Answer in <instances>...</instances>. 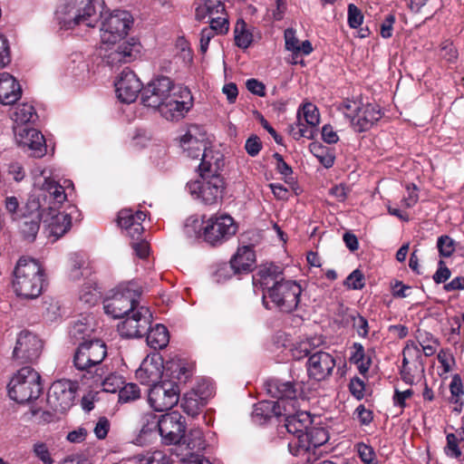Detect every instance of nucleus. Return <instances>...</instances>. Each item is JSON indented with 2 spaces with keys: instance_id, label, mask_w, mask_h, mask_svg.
Returning a JSON list of instances; mask_svg holds the SVG:
<instances>
[{
  "instance_id": "052dcab7",
  "label": "nucleus",
  "mask_w": 464,
  "mask_h": 464,
  "mask_svg": "<svg viewBox=\"0 0 464 464\" xmlns=\"http://www.w3.org/2000/svg\"><path fill=\"white\" fill-rule=\"evenodd\" d=\"M175 48L183 61H191L192 55L189 43L184 37H179L177 39Z\"/></svg>"
},
{
  "instance_id": "473e14b6",
  "label": "nucleus",
  "mask_w": 464,
  "mask_h": 464,
  "mask_svg": "<svg viewBox=\"0 0 464 464\" xmlns=\"http://www.w3.org/2000/svg\"><path fill=\"white\" fill-rule=\"evenodd\" d=\"M207 17L209 19V22L228 20L222 0H204L196 8V18L198 20H203Z\"/></svg>"
},
{
  "instance_id": "bf43d9fd",
  "label": "nucleus",
  "mask_w": 464,
  "mask_h": 464,
  "mask_svg": "<svg viewBox=\"0 0 464 464\" xmlns=\"http://www.w3.org/2000/svg\"><path fill=\"white\" fill-rule=\"evenodd\" d=\"M450 391L452 397V401L457 403L459 399L464 395L463 384L460 377L456 374L452 377L450 384Z\"/></svg>"
},
{
  "instance_id": "423d86ee",
  "label": "nucleus",
  "mask_w": 464,
  "mask_h": 464,
  "mask_svg": "<svg viewBox=\"0 0 464 464\" xmlns=\"http://www.w3.org/2000/svg\"><path fill=\"white\" fill-rule=\"evenodd\" d=\"M33 178L35 189L41 191L44 200L54 207H59L67 200L68 188L73 190L71 180H65L63 185H61L54 179L53 169L50 168H36L33 172Z\"/></svg>"
},
{
  "instance_id": "4d7b16f0",
  "label": "nucleus",
  "mask_w": 464,
  "mask_h": 464,
  "mask_svg": "<svg viewBox=\"0 0 464 464\" xmlns=\"http://www.w3.org/2000/svg\"><path fill=\"white\" fill-rule=\"evenodd\" d=\"M363 21L362 11L353 4L348 5V24L352 28H358Z\"/></svg>"
},
{
  "instance_id": "49530a36",
  "label": "nucleus",
  "mask_w": 464,
  "mask_h": 464,
  "mask_svg": "<svg viewBox=\"0 0 464 464\" xmlns=\"http://www.w3.org/2000/svg\"><path fill=\"white\" fill-rule=\"evenodd\" d=\"M459 437L454 433H448L446 436V446L444 447V453L447 457L451 459H459L461 456V450L459 448Z\"/></svg>"
},
{
  "instance_id": "603ef678",
  "label": "nucleus",
  "mask_w": 464,
  "mask_h": 464,
  "mask_svg": "<svg viewBox=\"0 0 464 464\" xmlns=\"http://www.w3.org/2000/svg\"><path fill=\"white\" fill-rule=\"evenodd\" d=\"M100 296L101 293L97 287L91 285H84L80 292V299L90 305L96 304Z\"/></svg>"
},
{
  "instance_id": "c85d7f7f",
  "label": "nucleus",
  "mask_w": 464,
  "mask_h": 464,
  "mask_svg": "<svg viewBox=\"0 0 464 464\" xmlns=\"http://www.w3.org/2000/svg\"><path fill=\"white\" fill-rule=\"evenodd\" d=\"M163 370V360L160 354L148 355L136 371V378L143 384H155L161 378Z\"/></svg>"
},
{
  "instance_id": "393cba45",
  "label": "nucleus",
  "mask_w": 464,
  "mask_h": 464,
  "mask_svg": "<svg viewBox=\"0 0 464 464\" xmlns=\"http://www.w3.org/2000/svg\"><path fill=\"white\" fill-rule=\"evenodd\" d=\"M335 364V359L331 353L323 351L315 352L307 360V374L317 382L324 381L332 375Z\"/></svg>"
},
{
  "instance_id": "a878e982",
  "label": "nucleus",
  "mask_w": 464,
  "mask_h": 464,
  "mask_svg": "<svg viewBox=\"0 0 464 464\" xmlns=\"http://www.w3.org/2000/svg\"><path fill=\"white\" fill-rule=\"evenodd\" d=\"M104 61L111 66H118L133 61L140 52L137 43L119 41L115 44H106Z\"/></svg>"
},
{
  "instance_id": "58836bf2",
  "label": "nucleus",
  "mask_w": 464,
  "mask_h": 464,
  "mask_svg": "<svg viewBox=\"0 0 464 464\" xmlns=\"http://www.w3.org/2000/svg\"><path fill=\"white\" fill-rule=\"evenodd\" d=\"M169 342V334L166 326L156 324L147 334V343L154 350L165 348Z\"/></svg>"
},
{
  "instance_id": "7c9ffc66",
  "label": "nucleus",
  "mask_w": 464,
  "mask_h": 464,
  "mask_svg": "<svg viewBox=\"0 0 464 464\" xmlns=\"http://www.w3.org/2000/svg\"><path fill=\"white\" fill-rule=\"evenodd\" d=\"M22 96V88L18 81L8 72L0 73V103L11 105Z\"/></svg>"
},
{
  "instance_id": "9d476101",
  "label": "nucleus",
  "mask_w": 464,
  "mask_h": 464,
  "mask_svg": "<svg viewBox=\"0 0 464 464\" xmlns=\"http://www.w3.org/2000/svg\"><path fill=\"white\" fill-rule=\"evenodd\" d=\"M301 293L302 288L296 282L280 280L269 287L267 294H264L263 302L268 307V297L281 311L289 313L297 307Z\"/></svg>"
},
{
  "instance_id": "412c9836",
  "label": "nucleus",
  "mask_w": 464,
  "mask_h": 464,
  "mask_svg": "<svg viewBox=\"0 0 464 464\" xmlns=\"http://www.w3.org/2000/svg\"><path fill=\"white\" fill-rule=\"evenodd\" d=\"M185 418L178 411H172L160 418V435L166 445L179 444L185 437Z\"/></svg>"
},
{
  "instance_id": "c9c22d12",
  "label": "nucleus",
  "mask_w": 464,
  "mask_h": 464,
  "mask_svg": "<svg viewBox=\"0 0 464 464\" xmlns=\"http://www.w3.org/2000/svg\"><path fill=\"white\" fill-rule=\"evenodd\" d=\"M281 275L282 269L280 266L274 264H265L259 266L258 271L254 276V283H259L268 290L270 283L275 285L276 282H280Z\"/></svg>"
},
{
  "instance_id": "7ed1b4c3",
  "label": "nucleus",
  "mask_w": 464,
  "mask_h": 464,
  "mask_svg": "<svg viewBox=\"0 0 464 464\" xmlns=\"http://www.w3.org/2000/svg\"><path fill=\"white\" fill-rule=\"evenodd\" d=\"M186 233L202 237L210 245L221 244L232 237L237 230L233 218L227 214H216L200 224L197 217H189L185 224Z\"/></svg>"
},
{
  "instance_id": "ddd939ff",
  "label": "nucleus",
  "mask_w": 464,
  "mask_h": 464,
  "mask_svg": "<svg viewBox=\"0 0 464 464\" xmlns=\"http://www.w3.org/2000/svg\"><path fill=\"white\" fill-rule=\"evenodd\" d=\"M78 384L70 380L62 379L53 382L47 393V403L54 411L63 413L75 401Z\"/></svg>"
},
{
  "instance_id": "c03bdc74",
  "label": "nucleus",
  "mask_w": 464,
  "mask_h": 464,
  "mask_svg": "<svg viewBox=\"0 0 464 464\" xmlns=\"http://www.w3.org/2000/svg\"><path fill=\"white\" fill-rule=\"evenodd\" d=\"M138 464H172V460L166 452L154 450L139 456Z\"/></svg>"
},
{
  "instance_id": "5fc2aeb1",
  "label": "nucleus",
  "mask_w": 464,
  "mask_h": 464,
  "mask_svg": "<svg viewBox=\"0 0 464 464\" xmlns=\"http://www.w3.org/2000/svg\"><path fill=\"white\" fill-rule=\"evenodd\" d=\"M437 246L440 254L444 257L450 256L455 250L454 241L448 236H441L439 237Z\"/></svg>"
},
{
  "instance_id": "20e7f679",
  "label": "nucleus",
  "mask_w": 464,
  "mask_h": 464,
  "mask_svg": "<svg viewBox=\"0 0 464 464\" xmlns=\"http://www.w3.org/2000/svg\"><path fill=\"white\" fill-rule=\"evenodd\" d=\"M44 272L35 259L22 256L18 259L12 277L14 294L24 299L38 297L44 288Z\"/></svg>"
},
{
  "instance_id": "6e6d98bb",
  "label": "nucleus",
  "mask_w": 464,
  "mask_h": 464,
  "mask_svg": "<svg viewBox=\"0 0 464 464\" xmlns=\"http://www.w3.org/2000/svg\"><path fill=\"white\" fill-rule=\"evenodd\" d=\"M344 285L350 289H362L364 286L362 273L359 269H355L348 276Z\"/></svg>"
},
{
  "instance_id": "6e6552de",
  "label": "nucleus",
  "mask_w": 464,
  "mask_h": 464,
  "mask_svg": "<svg viewBox=\"0 0 464 464\" xmlns=\"http://www.w3.org/2000/svg\"><path fill=\"white\" fill-rule=\"evenodd\" d=\"M140 287L132 282L117 288L116 292L104 301V311L113 318H120L139 308Z\"/></svg>"
},
{
  "instance_id": "cd10ccee",
  "label": "nucleus",
  "mask_w": 464,
  "mask_h": 464,
  "mask_svg": "<svg viewBox=\"0 0 464 464\" xmlns=\"http://www.w3.org/2000/svg\"><path fill=\"white\" fill-rule=\"evenodd\" d=\"M41 218L49 232V236L53 237V240L63 237L70 230L72 226V212L56 213L52 207L41 214Z\"/></svg>"
},
{
  "instance_id": "774afa93",
  "label": "nucleus",
  "mask_w": 464,
  "mask_h": 464,
  "mask_svg": "<svg viewBox=\"0 0 464 464\" xmlns=\"http://www.w3.org/2000/svg\"><path fill=\"white\" fill-rule=\"evenodd\" d=\"M39 227V223L36 220L24 221L21 230L25 237L34 239L38 233Z\"/></svg>"
},
{
  "instance_id": "f704fd0d",
  "label": "nucleus",
  "mask_w": 464,
  "mask_h": 464,
  "mask_svg": "<svg viewBox=\"0 0 464 464\" xmlns=\"http://www.w3.org/2000/svg\"><path fill=\"white\" fill-rule=\"evenodd\" d=\"M312 423L310 413L306 411H296L295 415H290L285 419L287 431L295 436L305 434Z\"/></svg>"
},
{
  "instance_id": "f03ea898",
  "label": "nucleus",
  "mask_w": 464,
  "mask_h": 464,
  "mask_svg": "<svg viewBox=\"0 0 464 464\" xmlns=\"http://www.w3.org/2000/svg\"><path fill=\"white\" fill-rule=\"evenodd\" d=\"M267 392L272 397L277 398L276 401H264L256 405L255 413L270 419L272 416L295 415L298 409L296 390L290 382L270 381L267 382Z\"/></svg>"
},
{
  "instance_id": "a19ab883",
  "label": "nucleus",
  "mask_w": 464,
  "mask_h": 464,
  "mask_svg": "<svg viewBox=\"0 0 464 464\" xmlns=\"http://www.w3.org/2000/svg\"><path fill=\"white\" fill-rule=\"evenodd\" d=\"M309 150L324 167L328 169L334 165L335 156L330 148L319 142H312L309 145Z\"/></svg>"
},
{
  "instance_id": "69168bd1",
  "label": "nucleus",
  "mask_w": 464,
  "mask_h": 464,
  "mask_svg": "<svg viewBox=\"0 0 464 464\" xmlns=\"http://www.w3.org/2000/svg\"><path fill=\"white\" fill-rule=\"evenodd\" d=\"M419 196L416 192V187L413 186L411 188L410 186H407V196H404L401 201V206L404 208H412L418 202Z\"/></svg>"
},
{
  "instance_id": "de8ad7c7",
  "label": "nucleus",
  "mask_w": 464,
  "mask_h": 464,
  "mask_svg": "<svg viewBox=\"0 0 464 464\" xmlns=\"http://www.w3.org/2000/svg\"><path fill=\"white\" fill-rule=\"evenodd\" d=\"M140 397V390L137 384L128 383L124 386L121 385L119 391V401L121 402L133 401Z\"/></svg>"
},
{
  "instance_id": "79ce46f5",
  "label": "nucleus",
  "mask_w": 464,
  "mask_h": 464,
  "mask_svg": "<svg viewBox=\"0 0 464 464\" xmlns=\"http://www.w3.org/2000/svg\"><path fill=\"white\" fill-rule=\"evenodd\" d=\"M181 406L188 415L196 416L203 406V401L195 392H190L184 395Z\"/></svg>"
},
{
  "instance_id": "6ab92c4d",
  "label": "nucleus",
  "mask_w": 464,
  "mask_h": 464,
  "mask_svg": "<svg viewBox=\"0 0 464 464\" xmlns=\"http://www.w3.org/2000/svg\"><path fill=\"white\" fill-rule=\"evenodd\" d=\"M42 340L34 333L22 331L17 336L13 357L19 363L34 362L41 355Z\"/></svg>"
},
{
  "instance_id": "09e8293b",
  "label": "nucleus",
  "mask_w": 464,
  "mask_h": 464,
  "mask_svg": "<svg viewBox=\"0 0 464 464\" xmlns=\"http://www.w3.org/2000/svg\"><path fill=\"white\" fill-rule=\"evenodd\" d=\"M312 350V343L309 340H303L293 343L290 348L291 355L295 360H301L306 357Z\"/></svg>"
},
{
  "instance_id": "37998d69",
  "label": "nucleus",
  "mask_w": 464,
  "mask_h": 464,
  "mask_svg": "<svg viewBox=\"0 0 464 464\" xmlns=\"http://www.w3.org/2000/svg\"><path fill=\"white\" fill-rule=\"evenodd\" d=\"M234 34L235 43L239 48L246 49L252 43V34L246 30V24L243 20L237 22Z\"/></svg>"
},
{
  "instance_id": "4be33fe9",
  "label": "nucleus",
  "mask_w": 464,
  "mask_h": 464,
  "mask_svg": "<svg viewBox=\"0 0 464 464\" xmlns=\"http://www.w3.org/2000/svg\"><path fill=\"white\" fill-rule=\"evenodd\" d=\"M16 143L27 149L33 157L42 158L46 154V143L44 135L34 128L14 126Z\"/></svg>"
},
{
  "instance_id": "f3484780",
  "label": "nucleus",
  "mask_w": 464,
  "mask_h": 464,
  "mask_svg": "<svg viewBox=\"0 0 464 464\" xmlns=\"http://www.w3.org/2000/svg\"><path fill=\"white\" fill-rule=\"evenodd\" d=\"M178 88L179 86H176L169 77H158L144 88L141 95L142 102L145 106L160 111L162 105Z\"/></svg>"
},
{
  "instance_id": "72a5a7b5",
  "label": "nucleus",
  "mask_w": 464,
  "mask_h": 464,
  "mask_svg": "<svg viewBox=\"0 0 464 464\" xmlns=\"http://www.w3.org/2000/svg\"><path fill=\"white\" fill-rule=\"evenodd\" d=\"M229 24L228 20H215L210 21V24L205 27L200 32L199 37V50L202 54H205L208 49V44L216 35L225 34L228 32Z\"/></svg>"
},
{
  "instance_id": "2f4dec72",
  "label": "nucleus",
  "mask_w": 464,
  "mask_h": 464,
  "mask_svg": "<svg viewBox=\"0 0 464 464\" xmlns=\"http://www.w3.org/2000/svg\"><path fill=\"white\" fill-rule=\"evenodd\" d=\"M302 116L305 121V123L311 127H315L320 122V113L317 107L311 103L307 102L303 105L302 108L298 110L297 119H298V137H305L307 139L314 138V130H308L307 128H304V124L302 123Z\"/></svg>"
},
{
  "instance_id": "39448f33",
  "label": "nucleus",
  "mask_w": 464,
  "mask_h": 464,
  "mask_svg": "<svg viewBox=\"0 0 464 464\" xmlns=\"http://www.w3.org/2000/svg\"><path fill=\"white\" fill-rule=\"evenodd\" d=\"M42 390L41 376L31 367L20 369L8 383L9 397L18 403L37 399Z\"/></svg>"
},
{
  "instance_id": "5701e85b",
  "label": "nucleus",
  "mask_w": 464,
  "mask_h": 464,
  "mask_svg": "<svg viewBox=\"0 0 464 464\" xmlns=\"http://www.w3.org/2000/svg\"><path fill=\"white\" fill-rule=\"evenodd\" d=\"M256 263V255L254 250L249 246H243L237 248V253L230 260V264L223 265L216 273L218 281L227 276L229 269L234 271V274H245L252 271Z\"/></svg>"
},
{
  "instance_id": "4c0bfd02",
  "label": "nucleus",
  "mask_w": 464,
  "mask_h": 464,
  "mask_svg": "<svg viewBox=\"0 0 464 464\" xmlns=\"http://www.w3.org/2000/svg\"><path fill=\"white\" fill-rule=\"evenodd\" d=\"M11 118L15 123L14 126L24 127V125L27 123L34 122L38 116L34 107L32 104L23 102L14 107Z\"/></svg>"
},
{
  "instance_id": "8fccbe9b",
  "label": "nucleus",
  "mask_w": 464,
  "mask_h": 464,
  "mask_svg": "<svg viewBox=\"0 0 464 464\" xmlns=\"http://www.w3.org/2000/svg\"><path fill=\"white\" fill-rule=\"evenodd\" d=\"M187 447L192 451H198L204 448L203 433L200 430H191L185 440Z\"/></svg>"
},
{
  "instance_id": "680f3d73",
  "label": "nucleus",
  "mask_w": 464,
  "mask_h": 464,
  "mask_svg": "<svg viewBox=\"0 0 464 464\" xmlns=\"http://www.w3.org/2000/svg\"><path fill=\"white\" fill-rule=\"evenodd\" d=\"M285 42L286 50L292 52L294 54L299 49L300 42L295 36V31L288 28L285 31Z\"/></svg>"
},
{
  "instance_id": "4468645a",
  "label": "nucleus",
  "mask_w": 464,
  "mask_h": 464,
  "mask_svg": "<svg viewBox=\"0 0 464 464\" xmlns=\"http://www.w3.org/2000/svg\"><path fill=\"white\" fill-rule=\"evenodd\" d=\"M107 355V347L101 340L84 342L77 348L74 357V366L80 371L90 372L91 368L99 365Z\"/></svg>"
},
{
  "instance_id": "9b49d317",
  "label": "nucleus",
  "mask_w": 464,
  "mask_h": 464,
  "mask_svg": "<svg viewBox=\"0 0 464 464\" xmlns=\"http://www.w3.org/2000/svg\"><path fill=\"white\" fill-rule=\"evenodd\" d=\"M132 24V16L127 11L115 10L105 15L101 24L102 44H115L124 39Z\"/></svg>"
},
{
  "instance_id": "338daca9",
  "label": "nucleus",
  "mask_w": 464,
  "mask_h": 464,
  "mask_svg": "<svg viewBox=\"0 0 464 464\" xmlns=\"http://www.w3.org/2000/svg\"><path fill=\"white\" fill-rule=\"evenodd\" d=\"M109 430H110L109 420L105 417H101V418H99V420L94 427L93 431H94L95 436L98 439L102 440L107 436Z\"/></svg>"
},
{
  "instance_id": "e433bc0d",
  "label": "nucleus",
  "mask_w": 464,
  "mask_h": 464,
  "mask_svg": "<svg viewBox=\"0 0 464 464\" xmlns=\"http://www.w3.org/2000/svg\"><path fill=\"white\" fill-rule=\"evenodd\" d=\"M102 368L96 369L95 375L92 376L93 383L96 385L100 384L102 387V391L106 392L114 393L119 392L123 384L122 377L116 373H110L102 379Z\"/></svg>"
},
{
  "instance_id": "864d4df0",
  "label": "nucleus",
  "mask_w": 464,
  "mask_h": 464,
  "mask_svg": "<svg viewBox=\"0 0 464 464\" xmlns=\"http://www.w3.org/2000/svg\"><path fill=\"white\" fill-rule=\"evenodd\" d=\"M357 451L362 461L365 464H378L375 452L372 447L360 443L357 445Z\"/></svg>"
},
{
  "instance_id": "a211bd4d",
  "label": "nucleus",
  "mask_w": 464,
  "mask_h": 464,
  "mask_svg": "<svg viewBox=\"0 0 464 464\" xmlns=\"http://www.w3.org/2000/svg\"><path fill=\"white\" fill-rule=\"evenodd\" d=\"M152 322L150 310L140 305L127 314V317L118 325V332L122 337L137 338L146 333Z\"/></svg>"
},
{
  "instance_id": "dca6fc26",
  "label": "nucleus",
  "mask_w": 464,
  "mask_h": 464,
  "mask_svg": "<svg viewBox=\"0 0 464 464\" xmlns=\"http://www.w3.org/2000/svg\"><path fill=\"white\" fill-rule=\"evenodd\" d=\"M180 147L187 157L199 159L203 162L206 154L216 155L218 151L207 149V133L205 130L196 124L189 125L179 139Z\"/></svg>"
},
{
  "instance_id": "0e129e2a",
  "label": "nucleus",
  "mask_w": 464,
  "mask_h": 464,
  "mask_svg": "<svg viewBox=\"0 0 464 464\" xmlns=\"http://www.w3.org/2000/svg\"><path fill=\"white\" fill-rule=\"evenodd\" d=\"M245 149L250 156H256L262 149L260 139L256 135L249 137L246 141Z\"/></svg>"
},
{
  "instance_id": "2eb2a0df",
  "label": "nucleus",
  "mask_w": 464,
  "mask_h": 464,
  "mask_svg": "<svg viewBox=\"0 0 464 464\" xmlns=\"http://www.w3.org/2000/svg\"><path fill=\"white\" fill-rule=\"evenodd\" d=\"M180 390L177 382L161 381L149 392V403L156 411L170 410L179 401Z\"/></svg>"
},
{
  "instance_id": "b1692460",
  "label": "nucleus",
  "mask_w": 464,
  "mask_h": 464,
  "mask_svg": "<svg viewBox=\"0 0 464 464\" xmlns=\"http://www.w3.org/2000/svg\"><path fill=\"white\" fill-rule=\"evenodd\" d=\"M402 354L401 379L408 384H413L416 380L422 377L424 372L420 351L416 345L408 344L403 349Z\"/></svg>"
},
{
  "instance_id": "e2e57ef3",
  "label": "nucleus",
  "mask_w": 464,
  "mask_h": 464,
  "mask_svg": "<svg viewBox=\"0 0 464 464\" xmlns=\"http://www.w3.org/2000/svg\"><path fill=\"white\" fill-rule=\"evenodd\" d=\"M11 61L8 42L0 34V69L6 66Z\"/></svg>"
},
{
  "instance_id": "bb28decb",
  "label": "nucleus",
  "mask_w": 464,
  "mask_h": 464,
  "mask_svg": "<svg viewBox=\"0 0 464 464\" xmlns=\"http://www.w3.org/2000/svg\"><path fill=\"white\" fill-rule=\"evenodd\" d=\"M141 91V82L136 74L124 69L115 82V92L118 99L125 103H130L136 100Z\"/></svg>"
},
{
  "instance_id": "0eeeda50",
  "label": "nucleus",
  "mask_w": 464,
  "mask_h": 464,
  "mask_svg": "<svg viewBox=\"0 0 464 464\" xmlns=\"http://www.w3.org/2000/svg\"><path fill=\"white\" fill-rule=\"evenodd\" d=\"M56 14L60 24L66 28L80 24L93 26L96 21V10L92 0H65Z\"/></svg>"
},
{
  "instance_id": "f8f14e48",
  "label": "nucleus",
  "mask_w": 464,
  "mask_h": 464,
  "mask_svg": "<svg viewBox=\"0 0 464 464\" xmlns=\"http://www.w3.org/2000/svg\"><path fill=\"white\" fill-rule=\"evenodd\" d=\"M343 109L344 115L350 119L352 127L357 132L368 130L382 117L378 106L370 103L347 101L343 104Z\"/></svg>"
},
{
  "instance_id": "a18cd8bd",
  "label": "nucleus",
  "mask_w": 464,
  "mask_h": 464,
  "mask_svg": "<svg viewBox=\"0 0 464 464\" xmlns=\"http://www.w3.org/2000/svg\"><path fill=\"white\" fill-rule=\"evenodd\" d=\"M143 419L144 421L139 435L140 440H146L147 437L156 433L157 430L160 432V419L156 415L148 414Z\"/></svg>"
},
{
  "instance_id": "f257e3e1",
  "label": "nucleus",
  "mask_w": 464,
  "mask_h": 464,
  "mask_svg": "<svg viewBox=\"0 0 464 464\" xmlns=\"http://www.w3.org/2000/svg\"><path fill=\"white\" fill-rule=\"evenodd\" d=\"M224 167L221 153L206 154L199 165V179L187 184L189 193L206 205H214L221 200L225 189V182L220 175Z\"/></svg>"
},
{
  "instance_id": "aec40b11",
  "label": "nucleus",
  "mask_w": 464,
  "mask_h": 464,
  "mask_svg": "<svg viewBox=\"0 0 464 464\" xmlns=\"http://www.w3.org/2000/svg\"><path fill=\"white\" fill-rule=\"evenodd\" d=\"M193 105L190 92L179 87L160 110V115L168 121H177L185 117Z\"/></svg>"
},
{
  "instance_id": "c756f323",
  "label": "nucleus",
  "mask_w": 464,
  "mask_h": 464,
  "mask_svg": "<svg viewBox=\"0 0 464 464\" xmlns=\"http://www.w3.org/2000/svg\"><path fill=\"white\" fill-rule=\"evenodd\" d=\"M146 218L143 211L133 212L131 209H121L118 214V225L124 228L133 239H139L143 232L142 221Z\"/></svg>"
},
{
  "instance_id": "13d9d810",
  "label": "nucleus",
  "mask_w": 464,
  "mask_h": 464,
  "mask_svg": "<svg viewBox=\"0 0 464 464\" xmlns=\"http://www.w3.org/2000/svg\"><path fill=\"white\" fill-rule=\"evenodd\" d=\"M353 321V327L356 330L357 334L362 337H366L369 333V324L365 317L359 314H351Z\"/></svg>"
},
{
  "instance_id": "1a4fd4ad",
  "label": "nucleus",
  "mask_w": 464,
  "mask_h": 464,
  "mask_svg": "<svg viewBox=\"0 0 464 464\" xmlns=\"http://www.w3.org/2000/svg\"><path fill=\"white\" fill-rule=\"evenodd\" d=\"M329 440L328 431L322 427H313L305 432L292 438L288 443L289 451L310 462L316 458V450Z\"/></svg>"
},
{
  "instance_id": "3c124183",
  "label": "nucleus",
  "mask_w": 464,
  "mask_h": 464,
  "mask_svg": "<svg viewBox=\"0 0 464 464\" xmlns=\"http://www.w3.org/2000/svg\"><path fill=\"white\" fill-rule=\"evenodd\" d=\"M33 452L44 464H53L54 462L49 448L44 442H35L33 446Z\"/></svg>"
},
{
  "instance_id": "ea45409f",
  "label": "nucleus",
  "mask_w": 464,
  "mask_h": 464,
  "mask_svg": "<svg viewBox=\"0 0 464 464\" xmlns=\"http://www.w3.org/2000/svg\"><path fill=\"white\" fill-rule=\"evenodd\" d=\"M190 373L189 366L182 360H173L167 363L166 374L170 377L169 381L186 382Z\"/></svg>"
}]
</instances>
